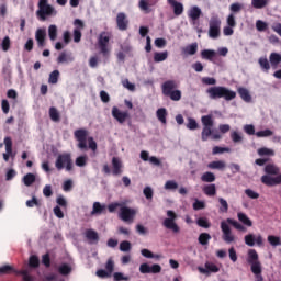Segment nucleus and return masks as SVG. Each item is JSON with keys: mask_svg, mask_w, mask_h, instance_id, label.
Instances as JSON below:
<instances>
[{"mask_svg": "<svg viewBox=\"0 0 281 281\" xmlns=\"http://www.w3.org/2000/svg\"><path fill=\"white\" fill-rule=\"evenodd\" d=\"M71 160V154H60L55 162L57 170H63L65 166Z\"/></svg>", "mask_w": 281, "mask_h": 281, "instance_id": "obj_15", "label": "nucleus"}, {"mask_svg": "<svg viewBox=\"0 0 281 281\" xmlns=\"http://www.w3.org/2000/svg\"><path fill=\"white\" fill-rule=\"evenodd\" d=\"M179 188V184L175 180H168L165 183V190H177Z\"/></svg>", "mask_w": 281, "mask_h": 281, "instance_id": "obj_55", "label": "nucleus"}, {"mask_svg": "<svg viewBox=\"0 0 281 281\" xmlns=\"http://www.w3.org/2000/svg\"><path fill=\"white\" fill-rule=\"evenodd\" d=\"M167 218L164 220L162 225L166 229H169L173 234H179L181 232V228L179 227V224H177V213L175 211H167Z\"/></svg>", "mask_w": 281, "mask_h": 281, "instance_id": "obj_5", "label": "nucleus"}, {"mask_svg": "<svg viewBox=\"0 0 281 281\" xmlns=\"http://www.w3.org/2000/svg\"><path fill=\"white\" fill-rule=\"evenodd\" d=\"M29 267H31V269H38V267H41V260L36 255H32L29 258Z\"/></svg>", "mask_w": 281, "mask_h": 281, "instance_id": "obj_35", "label": "nucleus"}, {"mask_svg": "<svg viewBox=\"0 0 281 281\" xmlns=\"http://www.w3.org/2000/svg\"><path fill=\"white\" fill-rule=\"evenodd\" d=\"M9 273H16V270H14V267L10 265L0 267V276H9Z\"/></svg>", "mask_w": 281, "mask_h": 281, "instance_id": "obj_41", "label": "nucleus"}, {"mask_svg": "<svg viewBox=\"0 0 281 281\" xmlns=\"http://www.w3.org/2000/svg\"><path fill=\"white\" fill-rule=\"evenodd\" d=\"M209 36L216 41L221 36V19L215 15L209 21Z\"/></svg>", "mask_w": 281, "mask_h": 281, "instance_id": "obj_7", "label": "nucleus"}, {"mask_svg": "<svg viewBox=\"0 0 281 281\" xmlns=\"http://www.w3.org/2000/svg\"><path fill=\"white\" fill-rule=\"evenodd\" d=\"M187 128H189V131H196V128H199V123H196V120L189 117Z\"/></svg>", "mask_w": 281, "mask_h": 281, "instance_id": "obj_53", "label": "nucleus"}, {"mask_svg": "<svg viewBox=\"0 0 281 281\" xmlns=\"http://www.w3.org/2000/svg\"><path fill=\"white\" fill-rule=\"evenodd\" d=\"M48 36L50 41H56V38H58V27L56 25L52 24L48 27Z\"/></svg>", "mask_w": 281, "mask_h": 281, "instance_id": "obj_42", "label": "nucleus"}, {"mask_svg": "<svg viewBox=\"0 0 281 281\" xmlns=\"http://www.w3.org/2000/svg\"><path fill=\"white\" fill-rule=\"evenodd\" d=\"M237 93H239V98H241L244 102H251V94L249 93V90H247V88H238Z\"/></svg>", "mask_w": 281, "mask_h": 281, "instance_id": "obj_24", "label": "nucleus"}, {"mask_svg": "<svg viewBox=\"0 0 281 281\" xmlns=\"http://www.w3.org/2000/svg\"><path fill=\"white\" fill-rule=\"evenodd\" d=\"M225 167L226 165L223 160H215L207 165V168H210V170H225Z\"/></svg>", "mask_w": 281, "mask_h": 281, "instance_id": "obj_25", "label": "nucleus"}, {"mask_svg": "<svg viewBox=\"0 0 281 281\" xmlns=\"http://www.w3.org/2000/svg\"><path fill=\"white\" fill-rule=\"evenodd\" d=\"M114 281H128L130 278L128 277H124V273L122 272H115L113 274Z\"/></svg>", "mask_w": 281, "mask_h": 281, "instance_id": "obj_62", "label": "nucleus"}, {"mask_svg": "<svg viewBox=\"0 0 281 281\" xmlns=\"http://www.w3.org/2000/svg\"><path fill=\"white\" fill-rule=\"evenodd\" d=\"M268 25L265 21L262 20H258L256 22V29L258 30V32H265L267 30Z\"/></svg>", "mask_w": 281, "mask_h": 281, "instance_id": "obj_59", "label": "nucleus"}, {"mask_svg": "<svg viewBox=\"0 0 281 281\" xmlns=\"http://www.w3.org/2000/svg\"><path fill=\"white\" fill-rule=\"evenodd\" d=\"M269 61L272 69H278V65L281 63V55L278 53H271L269 56Z\"/></svg>", "mask_w": 281, "mask_h": 281, "instance_id": "obj_23", "label": "nucleus"}, {"mask_svg": "<svg viewBox=\"0 0 281 281\" xmlns=\"http://www.w3.org/2000/svg\"><path fill=\"white\" fill-rule=\"evenodd\" d=\"M193 210L199 211V210H205V202L195 200L193 203Z\"/></svg>", "mask_w": 281, "mask_h": 281, "instance_id": "obj_63", "label": "nucleus"}, {"mask_svg": "<svg viewBox=\"0 0 281 281\" xmlns=\"http://www.w3.org/2000/svg\"><path fill=\"white\" fill-rule=\"evenodd\" d=\"M206 94L210 100H221V98H223L226 102H232V100H235L236 98V91L223 86L210 87L206 90Z\"/></svg>", "mask_w": 281, "mask_h": 281, "instance_id": "obj_3", "label": "nucleus"}, {"mask_svg": "<svg viewBox=\"0 0 281 281\" xmlns=\"http://www.w3.org/2000/svg\"><path fill=\"white\" fill-rule=\"evenodd\" d=\"M111 41V35L109 32H101L98 38V45L101 54L103 56L109 55V42Z\"/></svg>", "mask_w": 281, "mask_h": 281, "instance_id": "obj_9", "label": "nucleus"}, {"mask_svg": "<svg viewBox=\"0 0 281 281\" xmlns=\"http://www.w3.org/2000/svg\"><path fill=\"white\" fill-rule=\"evenodd\" d=\"M18 276H23L24 281H34V277L30 276L27 270L15 271Z\"/></svg>", "mask_w": 281, "mask_h": 281, "instance_id": "obj_50", "label": "nucleus"}, {"mask_svg": "<svg viewBox=\"0 0 281 281\" xmlns=\"http://www.w3.org/2000/svg\"><path fill=\"white\" fill-rule=\"evenodd\" d=\"M247 262L250 265V270H252L254 267H262L258 257V251H256V249L248 250Z\"/></svg>", "mask_w": 281, "mask_h": 281, "instance_id": "obj_12", "label": "nucleus"}, {"mask_svg": "<svg viewBox=\"0 0 281 281\" xmlns=\"http://www.w3.org/2000/svg\"><path fill=\"white\" fill-rule=\"evenodd\" d=\"M203 192L206 196H216V184H206L203 188Z\"/></svg>", "mask_w": 281, "mask_h": 281, "instance_id": "obj_29", "label": "nucleus"}, {"mask_svg": "<svg viewBox=\"0 0 281 281\" xmlns=\"http://www.w3.org/2000/svg\"><path fill=\"white\" fill-rule=\"evenodd\" d=\"M177 81L167 80L162 83V94L166 98H170L172 102H179L181 100V90H177Z\"/></svg>", "mask_w": 281, "mask_h": 281, "instance_id": "obj_4", "label": "nucleus"}, {"mask_svg": "<svg viewBox=\"0 0 281 281\" xmlns=\"http://www.w3.org/2000/svg\"><path fill=\"white\" fill-rule=\"evenodd\" d=\"M218 203L221 205L220 212H223L224 214H226V212H229V204L227 203V200L220 198Z\"/></svg>", "mask_w": 281, "mask_h": 281, "instance_id": "obj_47", "label": "nucleus"}, {"mask_svg": "<svg viewBox=\"0 0 281 281\" xmlns=\"http://www.w3.org/2000/svg\"><path fill=\"white\" fill-rule=\"evenodd\" d=\"M268 243L271 245V247H280L281 239L279 236L276 235H269L268 236Z\"/></svg>", "mask_w": 281, "mask_h": 281, "instance_id": "obj_43", "label": "nucleus"}, {"mask_svg": "<svg viewBox=\"0 0 281 281\" xmlns=\"http://www.w3.org/2000/svg\"><path fill=\"white\" fill-rule=\"evenodd\" d=\"M47 37V32L44 29H37L35 33V40L38 47H45V38Z\"/></svg>", "mask_w": 281, "mask_h": 281, "instance_id": "obj_20", "label": "nucleus"}, {"mask_svg": "<svg viewBox=\"0 0 281 281\" xmlns=\"http://www.w3.org/2000/svg\"><path fill=\"white\" fill-rule=\"evenodd\" d=\"M210 240H212V236L209 233H202L200 234L198 241L200 243V245H210Z\"/></svg>", "mask_w": 281, "mask_h": 281, "instance_id": "obj_37", "label": "nucleus"}, {"mask_svg": "<svg viewBox=\"0 0 281 281\" xmlns=\"http://www.w3.org/2000/svg\"><path fill=\"white\" fill-rule=\"evenodd\" d=\"M140 254H142V256H144V258H159V255H155V254H153V251H150L149 249H146V248L142 249Z\"/></svg>", "mask_w": 281, "mask_h": 281, "instance_id": "obj_56", "label": "nucleus"}, {"mask_svg": "<svg viewBox=\"0 0 281 281\" xmlns=\"http://www.w3.org/2000/svg\"><path fill=\"white\" fill-rule=\"evenodd\" d=\"M74 135L75 139L78 142L77 146L80 150H87V148H90L92 153H95V150H98V143H95L93 137H89V131L85 128H79L74 132Z\"/></svg>", "mask_w": 281, "mask_h": 281, "instance_id": "obj_2", "label": "nucleus"}, {"mask_svg": "<svg viewBox=\"0 0 281 281\" xmlns=\"http://www.w3.org/2000/svg\"><path fill=\"white\" fill-rule=\"evenodd\" d=\"M201 122L203 124V127H212L214 126V120L212 119V115H204L201 117Z\"/></svg>", "mask_w": 281, "mask_h": 281, "instance_id": "obj_44", "label": "nucleus"}, {"mask_svg": "<svg viewBox=\"0 0 281 281\" xmlns=\"http://www.w3.org/2000/svg\"><path fill=\"white\" fill-rule=\"evenodd\" d=\"M112 175L114 176V177H117V176H120V175H122V172H123V170H122V168H123V165H122V160H120V158H117V157H113L112 158Z\"/></svg>", "mask_w": 281, "mask_h": 281, "instance_id": "obj_18", "label": "nucleus"}, {"mask_svg": "<svg viewBox=\"0 0 281 281\" xmlns=\"http://www.w3.org/2000/svg\"><path fill=\"white\" fill-rule=\"evenodd\" d=\"M199 52V44L196 42L189 44L184 47L181 48V54L187 57V56H194Z\"/></svg>", "mask_w": 281, "mask_h": 281, "instance_id": "obj_16", "label": "nucleus"}, {"mask_svg": "<svg viewBox=\"0 0 281 281\" xmlns=\"http://www.w3.org/2000/svg\"><path fill=\"white\" fill-rule=\"evenodd\" d=\"M135 216H137V210L131 209L124 204L120 209L119 218L124 223H133V221H135Z\"/></svg>", "mask_w": 281, "mask_h": 281, "instance_id": "obj_8", "label": "nucleus"}, {"mask_svg": "<svg viewBox=\"0 0 281 281\" xmlns=\"http://www.w3.org/2000/svg\"><path fill=\"white\" fill-rule=\"evenodd\" d=\"M167 59H168V50L154 54V63H164V60H167Z\"/></svg>", "mask_w": 281, "mask_h": 281, "instance_id": "obj_39", "label": "nucleus"}, {"mask_svg": "<svg viewBox=\"0 0 281 281\" xmlns=\"http://www.w3.org/2000/svg\"><path fill=\"white\" fill-rule=\"evenodd\" d=\"M171 8H173V14L176 16H181V14H183V3H181V2H173Z\"/></svg>", "mask_w": 281, "mask_h": 281, "instance_id": "obj_40", "label": "nucleus"}, {"mask_svg": "<svg viewBox=\"0 0 281 281\" xmlns=\"http://www.w3.org/2000/svg\"><path fill=\"white\" fill-rule=\"evenodd\" d=\"M201 14H203V11H201V8L194 5L191 7L189 12H188V16L189 19H191V21H199V19H201Z\"/></svg>", "mask_w": 281, "mask_h": 281, "instance_id": "obj_21", "label": "nucleus"}, {"mask_svg": "<svg viewBox=\"0 0 281 281\" xmlns=\"http://www.w3.org/2000/svg\"><path fill=\"white\" fill-rule=\"evenodd\" d=\"M112 116L114 120H116V122H119V124H124V122L128 120V112H122L120 109H117V106H113Z\"/></svg>", "mask_w": 281, "mask_h": 281, "instance_id": "obj_14", "label": "nucleus"}, {"mask_svg": "<svg viewBox=\"0 0 281 281\" xmlns=\"http://www.w3.org/2000/svg\"><path fill=\"white\" fill-rule=\"evenodd\" d=\"M85 236L90 245H98V243H100V235L94 229H87Z\"/></svg>", "mask_w": 281, "mask_h": 281, "instance_id": "obj_17", "label": "nucleus"}, {"mask_svg": "<svg viewBox=\"0 0 281 281\" xmlns=\"http://www.w3.org/2000/svg\"><path fill=\"white\" fill-rule=\"evenodd\" d=\"M60 77V71L58 70H54L53 72H50L49 78H48V82L50 85H56L58 82V78Z\"/></svg>", "mask_w": 281, "mask_h": 281, "instance_id": "obj_48", "label": "nucleus"}, {"mask_svg": "<svg viewBox=\"0 0 281 281\" xmlns=\"http://www.w3.org/2000/svg\"><path fill=\"white\" fill-rule=\"evenodd\" d=\"M232 225L235 229L238 232H247V227H245L243 224H240L238 221L234 218H226V221L221 222V229H222V238L224 243H227V245H232V243H236V236H234V233H232V228L229 227Z\"/></svg>", "mask_w": 281, "mask_h": 281, "instance_id": "obj_1", "label": "nucleus"}, {"mask_svg": "<svg viewBox=\"0 0 281 281\" xmlns=\"http://www.w3.org/2000/svg\"><path fill=\"white\" fill-rule=\"evenodd\" d=\"M196 224L199 225V227H203L204 229H210L211 226L210 222L205 217H200L196 221Z\"/></svg>", "mask_w": 281, "mask_h": 281, "instance_id": "obj_52", "label": "nucleus"}, {"mask_svg": "<svg viewBox=\"0 0 281 281\" xmlns=\"http://www.w3.org/2000/svg\"><path fill=\"white\" fill-rule=\"evenodd\" d=\"M120 249L121 251H131V241H126V240L122 241L120 244Z\"/></svg>", "mask_w": 281, "mask_h": 281, "instance_id": "obj_64", "label": "nucleus"}, {"mask_svg": "<svg viewBox=\"0 0 281 281\" xmlns=\"http://www.w3.org/2000/svg\"><path fill=\"white\" fill-rule=\"evenodd\" d=\"M251 272L254 273L256 281H265L262 277V267L254 266Z\"/></svg>", "mask_w": 281, "mask_h": 281, "instance_id": "obj_36", "label": "nucleus"}, {"mask_svg": "<svg viewBox=\"0 0 281 281\" xmlns=\"http://www.w3.org/2000/svg\"><path fill=\"white\" fill-rule=\"evenodd\" d=\"M204 267L205 268L203 267L198 268V271H200V273H203L204 276H210V273H218L221 271V268H218L216 263L206 262Z\"/></svg>", "mask_w": 281, "mask_h": 281, "instance_id": "obj_13", "label": "nucleus"}, {"mask_svg": "<svg viewBox=\"0 0 281 281\" xmlns=\"http://www.w3.org/2000/svg\"><path fill=\"white\" fill-rule=\"evenodd\" d=\"M49 117L52 122H60V113L58 112V109L54 106L49 108Z\"/></svg>", "mask_w": 281, "mask_h": 281, "instance_id": "obj_38", "label": "nucleus"}, {"mask_svg": "<svg viewBox=\"0 0 281 281\" xmlns=\"http://www.w3.org/2000/svg\"><path fill=\"white\" fill-rule=\"evenodd\" d=\"M116 26L117 30L121 32H126L128 30V18L126 16V13L120 12L116 15Z\"/></svg>", "mask_w": 281, "mask_h": 281, "instance_id": "obj_11", "label": "nucleus"}, {"mask_svg": "<svg viewBox=\"0 0 281 281\" xmlns=\"http://www.w3.org/2000/svg\"><path fill=\"white\" fill-rule=\"evenodd\" d=\"M58 273H60V276H69V273H71V266L63 263L58 268Z\"/></svg>", "mask_w": 281, "mask_h": 281, "instance_id": "obj_45", "label": "nucleus"}, {"mask_svg": "<svg viewBox=\"0 0 281 281\" xmlns=\"http://www.w3.org/2000/svg\"><path fill=\"white\" fill-rule=\"evenodd\" d=\"M231 139L234 144H240L243 142V136L237 131L231 132Z\"/></svg>", "mask_w": 281, "mask_h": 281, "instance_id": "obj_49", "label": "nucleus"}, {"mask_svg": "<svg viewBox=\"0 0 281 281\" xmlns=\"http://www.w3.org/2000/svg\"><path fill=\"white\" fill-rule=\"evenodd\" d=\"M244 131L247 133V135H256V127L251 124L245 125Z\"/></svg>", "mask_w": 281, "mask_h": 281, "instance_id": "obj_61", "label": "nucleus"}, {"mask_svg": "<svg viewBox=\"0 0 281 281\" xmlns=\"http://www.w3.org/2000/svg\"><path fill=\"white\" fill-rule=\"evenodd\" d=\"M156 116L159 122H161V124H167L166 117H168V111L166 110V108L158 109L156 112Z\"/></svg>", "mask_w": 281, "mask_h": 281, "instance_id": "obj_27", "label": "nucleus"}, {"mask_svg": "<svg viewBox=\"0 0 281 281\" xmlns=\"http://www.w3.org/2000/svg\"><path fill=\"white\" fill-rule=\"evenodd\" d=\"M251 3L257 10H262L267 5V0H252Z\"/></svg>", "mask_w": 281, "mask_h": 281, "instance_id": "obj_54", "label": "nucleus"}, {"mask_svg": "<svg viewBox=\"0 0 281 281\" xmlns=\"http://www.w3.org/2000/svg\"><path fill=\"white\" fill-rule=\"evenodd\" d=\"M106 205H102L100 202L93 203L92 214H105Z\"/></svg>", "mask_w": 281, "mask_h": 281, "instance_id": "obj_32", "label": "nucleus"}, {"mask_svg": "<svg viewBox=\"0 0 281 281\" xmlns=\"http://www.w3.org/2000/svg\"><path fill=\"white\" fill-rule=\"evenodd\" d=\"M57 63L58 64L74 63V56H71V54H67L66 52H63L59 54V56L57 58Z\"/></svg>", "mask_w": 281, "mask_h": 281, "instance_id": "obj_30", "label": "nucleus"}, {"mask_svg": "<svg viewBox=\"0 0 281 281\" xmlns=\"http://www.w3.org/2000/svg\"><path fill=\"white\" fill-rule=\"evenodd\" d=\"M35 182H36V175L34 173H26L23 177V183L24 186H26V188H30V186H32Z\"/></svg>", "mask_w": 281, "mask_h": 281, "instance_id": "obj_31", "label": "nucleus"}, {"mask_svg": "<svg viewBox=\"0 0 281 281\" xmlns=\"http://www.w3.org/2000/svg\"><path fill=\"white\" fill-rule=\"evenodd\" d=\"M271 135H273V131L271 130H263V131L256 132L257 137H271Z\"/></svg>", "mask_w": 281, "mask_h": 281, "instance_id": "obj_57", "label": "nucleus"}, {"mask_svg": "<svg viewBox=\"0 0 281 281\" xmlns=\"http://www.w3.org/2000/svg\"><path fill=\"white\" fill-rule=\"evenodd\" d=\"M212 136V127H203L202 130V142H207Z\"/></svg>", "mask_w": 281, "mask_h": 281, "instance_id": "obj_51", "label": "nucleus"}, {"mask_svg": "<svg viewBox=\"0 0 281 281\" xmlns=\"http://www.w3.org/2000/svg\"><path fill=\"white\" fill-rule=\"evenodd\" d=\"M244 240L248 247H254V245H258V247H262L263 245L262 235H258L256 237L254 234H248L244 237Z\"/></svg>", "mask_w": 281, "mask_h": 281, "instance_id": "obj_10", "label": "nucleus"}, {"mask_svg": "<svg viewBox=\"0 0 281 281\" xmlns=\"http://www.w3.org/2000/svg\"><path fill=\"white\" fill-rule=\"evenodd\" d=\"M201 181H203V183H214L216 176L212 171H206L201 176Z\"/></svg>", "mask_w": 281, "mask_h": 281, "instance_id": "obj_26", "label": "nucleus"}, {"mask_svg": "<svg viewBox=\"0 0 281 281\" xmlns=\"http://www.w3.org/2000/svg\"><path fill=\"white\" fill-rule=\"evenodd\" d=\"M245 194L248 196V199H260V194L251 189H246Z\"/></svg>", "mask_w": 281, "mask_h": 281, "instance_id": "obj_58", "label": "nucleus"}, {"mask_svg": "<svg viewBox=\"0 0 281 281\" xmlns=\"http://www.w3.org/2000/svg\"><path fill=\"white\" fill-rule=\"evenodd\" d=\"M1 45H2L3 52H8L10 49V45H11L10 36H5L2 40V44Z\"/></svg>", "mask_w": 281, "mask_h": 281, "instance_id": "obj_60", "label": "nucleus"}, {"mask_svg": "<svg viewBox=\"0 0 281 281\" xmlns=\"http://www.w3.org/2000/svg\"><path fill=\"white\" fill-rule=\"evenodd\" d=\"M4 146L7 153L3 154V159L10 161V157H12V138L10 136L4 137Z\"/></svg>", "mask_w": 281, "mask_h": 281, "instance_id": "obj_19", "label": "nucleus"}, {"mask_svg": "<svg viewBox=\"0 0 281 281\" xmlns=\"http://www.w3.org/2000/svg\"><path fill=\"white\" fill-rule=\"evenodd\" d=\"M258 63L262 71L269 74V69H271V64H269V59H267V57H260Z\"/></svg>", "mask_w": 281, "mask_h": 281, "instance_id": "obj_33", "label": "nucleus"}, {"mask_svg": "<svg viewBox=\"0 0 281 281\" xmlns=\"http://www.w3.org/2000/svg\"><path fill=\"white\" fill-rule=\"evenodd\" d=\"M201 58L203 60H210V63H212V60H214V58H216V50H214V49H203L201 52Z\"/></svg>", "mask_w": 281, "mask_h": 281, "instance_id": "obj_22", "label": "nucleus"}, {"mask_svg": "<svg viewBox=\"0 0 281 281\" xmlns=\"http://www.w3.org/2000/svg\"><path fill=\"white\" fill-rule=\"evenodd\" d=\"M259 157H273L276 155V151L273 149L261 147L257 150Z\"/></svg>", "mask_w": 281, "mask_h": 281, "instance_id": "obj_34", "label": "nucleus"}, {"mask_svg": "<svg viewBox=\"0 0 281 281\" xmlns=\"http://www.w3.org/2000/svg\"><path fill=\"white\" fill-rule=\"evenodd\" d=\"M237 218L240 223H243V225H246V227H251L254 225V222H251L249 216H247L245 213H238Z\"/></svg>", "mask_w": 281, "mask_h": 281, "instance_id": "obj_28", "label": "nucleus"}, {"mask_svg": "<svg viewBox=\"0 0 281 281\" xmlns=\"http://www.w3.org/2000/svg\"><path fill=\"white\" fill-rule=\"evenodd\" d=\"M48 0H40L38 10L36 11V16L40 21H45L47 16H52L54 14V7L47 3Z\"/></svg>", "mask_w": 281, "mask_h": 281, "instance_id": "obj_6", "label": "nucleus"}, {"mask_svg": "<svg viewBox=\"0 0 281 281\" xmlns=\"http://www.w3.org/2000/svg\"><path fill=\"white\" fill-rule=\"evenodd\" d=\"M88 160H89V158L87 157V155H83V156L77 157L76 160H75V164L79 168H85V166H87Z\"/></svg>", "mask_w": 281, "mask_h": 281, "instance_id": "obj_46", "label": "nucleus"}]
</instances>
